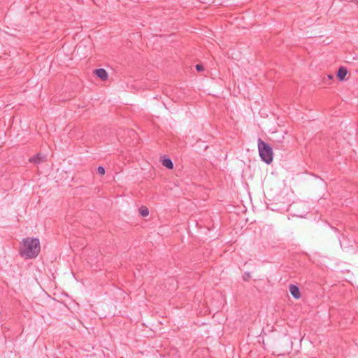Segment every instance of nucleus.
<instances>
[{
	"label": "nucleus",
	"instance_id": "obj_1",
	"mask_svg": "<svg viewBox=\"0 0 358 358\" xmlns=\"http://www.w3.org/2000/svg\"><path fill=\"white\" fill-rule=\"evenodd\" d=\"M41 251L39 239L36 238H25L22 240L19 252L24 259L36 258Z\"/></svg>",
	"mask_w": 358,
	"mask_h": 358
},
{
	"label": "nucleus",
	"instance_id": "obj_2",
	"mask_svg": "<svg viewBox=\"0 0 358 358\" xmlns=\"http://www.w3.org/2000/svg\"><path fill=\"white\" fill-rule=\"evenodd\" d=\"M257 147L261 159L270 164L273 160V148L260 138L257 140Z\"/></svg>",
	"mask_w": 358,
	"mask_h": 358
},
{
	"label": "nucleus",
	"instance_id": "obj_3",
	"mask_svg": "<svg viewBox=\"0 0 358 358\" xmlns=\"http://www.w3.org/2000/svg\"><path fill=\"white\" fill-rule=\"evenodd\" d=\"M46 160V156L41 153H38L29 159L31 163L39 164Z\"/></svg>",
	"mask_w": 358,
	"mask_h": 358
},
{
	"label": "nucleus",
	"instance_id": "obj_4",
	"mask_svg": "<svg viewBox=\"0 0 358 358\" xmlns=\"http://www.w3.org/2000/svg\"><path fill=\"white\" fill-rule=\"evenodd\" d=\"M283 139H284V136H282L281 138H280L278 140H273V147L275 149L285 150L287 149V145L283 141Z\"/></svg>",
	"mask_w": 358,
	"mask_h": 358
},
{
	"label": "nucleus",
	"instance_id": "obj_5",
	"mask_svg": "<svg viewBox=\"0 0 358 358\" xmlns=\"http://www.w3.org/2000/svg\"><path fill=\"white\" fill-rule=\"evenodd\" d=\"M348 69L346 67L340 66L338 69L336 76L340 81L345 80V77L348 74Z\"/></svg>",
	"mask_w": 358,
	"mask_h": 358
},
{
	"label": "nucleus",
	"instance_id": "obj_6",
	"mask_svg": "<svg viewBox=\"0 0 358 358\" xmlns=\"http://www.w3.org/2000/svg\"><path fill=\"white\" fill-rule=\"evenodd\" d=\"M94 73L99 78L103 81L106 80L108 77L107 71L102 68L94 70Z\"/></svg>",
	"mask_w": 358,
	"mask_h": 358
},
{
	"label": "nucleus",
	"instance_id": "obj_7",
	"mask_svg": "<svg viewBox=\"0 0 358 358\" xmlns=\"http://www.w3.org/2000/svg\"><path fill=\"white\" fill-rule=\"evenodd\" d=\"M289 292L292 294V296L295 299H299L301 297V292L299 290V288L298 286L295 285H289Z\"/></svg>",
	"mask_w": 358,
	"mask_h": 358
},
{
	"label": "nucleus",
	"instance_id": "obj_8",
	"mask_svg": "<svg viewBox=\"0 0 358 358\" xmlns=\"http://www.w3.org/2000/svg\"><path fill=\"white\" fill-rule=\"evenodd\" d=\"M161 162L162 165L167 168L168 169H173V163L172 162L171 159L169 157H166L165 156H164L162 157Z\"/></svg>",
	"mask_w": 358,
	"mask_h": 358
},
{
	"label": "nucleus",
	"instance_id": "obj_9",
	"mask_svg": "<svg viewBox=\"0 0 358 358\" xmlns=\"http://www.w3.org/2000/svg\"><path fill=\"white\" fill-rule=\"evenodd\" d=\"M139 213L143 217H146L149 215V210L145 206H141L139 208Z\"/></svg>",
	"mask_w": 358,
	"mask_h": 358
},
{
	"label": "nucleus",
	"instance_id": "obj_10",
	"mask_svg": "<svg viewBox=\"0 0 358 358\" xmlns=\"http://www.w3.org/2000/svg\"><path fill=\"white\" fill-rule=\"evenodd\" d=\"M97 173L101 176L104 175L105 174V169L104 167L101 166H99L98 168H97Z\"/></svg>",
	"mask_w": 358,
	"mask_h": 358
},
{
	"label": "nucleus",
	"instance_id": "obj_11",
	"mask_svg": "<svg viewBox=\"0 0 358 358\" xmlns=\"http://www.w3.org/2000/svg\"><path fill=\"white\" fill-rule=\"evenodd\" d=\"M250 278V273L249 272H245L243 275V279L245 281L249 280Z\"/></svg>",
	"mask_w": 358,
	"mask_h": 358
},
{
	"label": "nucleus",
	"instance_id": "obj_12",
	"mask_svg": "<svg viewBox=\"0 0 358 358\" xmlns=\"http://www.w3.org/2000/svg\"><path fill=\"white\" fill-rule=\"evenodd\" d=\"M196 70L197 71H202L203 70V66L202 64H198L195 66Z\"/></svg>",
	"mask_w": 358,
	"mask_h": 358
},
{
	"label": "nucleus",
	"instance_id": "obj_13",
	"mask_svg": "<svg viewBox=\"0 0 358 358\" xmlns=\"http://www.w3.org/2000/svg\"><path fill=\"white\" fill-rule=\"evenodd\" d=\"M333 78H334V76L332 74L328 75V79L329 80H332Z\"/></svg>",
	"mask_w": 358,
	"mask_h": 358
},
{
	"label": "nucleus",
	"instance_id": "obj_14",
	"mask_svg": "<svg viewBox=\"0 0 358 358\" xmlns=\"http://www.w3.org/2000/svg\"><path fill=\"white\" fill-rule=\"evenodd\" d=\"M357 3H358V1H357Z\"/></svg>",
	"mask_w": 358,
	"mask_h": 358
}]
</instances>
